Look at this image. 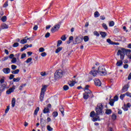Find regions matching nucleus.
<instances>
[{
	"label": "nucleus",
	"instance_id": "obj_1",
	"mask_svg": "<svg viewBox=\"0 0 131 131\" xmlns=\"http://www.w3.org/2000/svg\"><path fill=\"white\" fill-rule=\"evenodd\" d=\"M130 49H126L124 48H122L118 50L117 55V56H120L121 60H123V59H124V56H125V55H128L130 54Z\"/></svg>",
	"mask_w": 131,
	"mask_h": 131
},
{
	"label": "nucleus",
	"instance_id": "obj_2",
	"mask_svg": "<svg viewBox=\"0 0 131 131\" xmlns=\"http://www.w3.org/2000/svg\"><path fill=\"white\" fill-rule=\"evenodd\" d=\"M103 108H104V106L102 103H98L97 106L95 109L96 116H98V115H103Z\"/></svg>",
	"mask_w": 131,
	"mask_h": 131
},
{
	"label": "nucleus",
	"instance_id": "obj_3",
	"mask_svg": "<svg viewBox=\"0 0 131 131\" xmlns=\"http://www.w3.org/2000/svg\"><path fill=\"white\" fill-rule=\"evenodd\" d=\"M47 88L48 85H42V88L41 89V92L40 95V101H41V102H42V101H43V98H45V93H46Z\"/></svg>",
	"mask_w": 131,
	"mask_h": 131
},
{
	"label": "nucleus",
	"instance_id": "obj_4",
	"mask_svg": "<svg viewBox=\"0 0 131 131\" xmlns=\"http://www.w3.org/2000/svg\"><path fill=\"white\" fill-rule=\"evenodd\" d=\"M97 72L98 74H99V75H101L102 76L106 75V74H107V73L106 72V70H105V67H104V66H103L99 67Z\"/></svg>",
	"mask_w": 131,
	"mask_h": 131
},
{
	"label": "nucleus",
	"instance_id": "obj_5",
	"mask_svg": "<svg viewBox=\"0 0 131 131\" xmlns=\"http://www.w3.org/2000/svg\"><path fill=\"white\" fill-rule=\"evenodd\" d=\"M63 76V71L62 70H58L54 74V77L55 79H59Z\"/></svg>",
	"mask_w": 131,
	"mask_h": 131
},
{
	"label": "nucleus",
	"instance_id": "obj_6",
	"mask_svg": "<svg viewBox=\"0 0 131 131\" xmlns=\"http://www.w3.org/2000/svg\"><path fill=\"white\" fill-rule=\"evenodd\" d=\"M82 40H83V36L82 35L78 36L75 38V41L74 43V45H78V43H80V42H82Z\"/></svg>",
	"mask_w": 131,
	"mask_h": 131
},
{
	"label": "nucleus",
	"instance_id": "obj_7",
	"mask_svg": "<svg viewBox=\"0 0 131 131\" xmlns=\"http://www.w3.org/2000/svg\"><path fill=\"white\" fill-rule=\"evenodd\" d=\"M59 29L60 25H55L54 27L52 28L51 32H52V33H54V32H56V31H58V30H59Z\"/></svg>",
	"mask_w": 131,
	"mask_h": 131
},
{
	"label": "nucleus",
	"instance_id": "obj_8",
	"mask_svg": "<svg viewBox=\"0 0 131 131\" xmlns=\"http://www.w3.org/2000/svg\"><path fill=\"white\" fill-rule=\"evenodd\" d=\"M15 89L16 86L13 85L12 88H10L7 91L6 94H7V95H11V93L14 92V90H15Z\"/></svg>",
	"mask_w": 131,
	"mask_h": 131
},
{
	"label": "nucleus",
	"instance_id": "obj_9",
	"mask_svg": "<svg viewBox=\"0 0 131 131\" xmlns=\"http://www.w3.org/2000/svg\"><path fill=\"white\" fill-rule=\"evenodd\" d=\"M90 74L94 77L97 76V75L98 74V71L95 69L92 70L90 72Z\"/></svg>",
	"mask_w": 131,
	"mask_h": 131
},
{
	"label": "nucleus",
	"instance_id": "obj_10",
	"mask_svg": "<svg viewBox=\"0 0 131 131\" xmlns=\"http://www.w3.org/2000/svg\"><path fill=\"white\" fill-rule=\"evenodd\" d=\"M95 84L96 86H101L102 83H101V81L99 79H94Z\"/></svg>",
	"mask_w": 131,
	"mask_h": 131
},
{
	"label": "nucleus",
	"instance_id": "obj_11",
	"mask_svg": "<svg viewBox=\"0 0 131 131\" xmlns=\"http://www.w3.org/2000/svg\"><path fill=\"white\" fill-rule=\"evenodd\" d=\"M128 88H129V85L128 84H125L122 89V93H125V92H127L128 90Z\"/></svg>",
	"mask_w": 131,
	"mask_h": 131
},
{
	"label": "nucleus",
	"instance_id": "obj_12",
	"mask_svg": "<svg viewBox=\"0 0 131 131\" xmlns=\"http://www.w3.org/2000/svg\"><path fill=\"white\" fill-rule=\"evenodd\" d=\"M84 92L85 94L90 95L91 98H94V94H93V92H92L91 90H90L89 89H87L86 90H84Z\"/></svg>",
	"mask_w": 131,
	"mask_h": 131
},
{
	"label": "nucleus",
	"instance_id": "obj_13",
	"mask_svg": "<svg viewBox=\"0 0 131 131\" xmlns=\"http://www.w3.org/2000/svg\"><path fill=\"white\" fill-rule=\"evenodd\" d=\"M3 71L4 73H5V74H9V73L11 72V69H10L9 68H4L3 69Z\"/></svg>",
	"mask_w": 131,
	"mask_h": 131
},
{
	"label": "nucleus",
	"instance_id": "obj_14",
	"mask_svg": "<svg viewBox=\"0 0 131 131\" xmlns=\"http://www.w3.org/2000/svg\"><path fill=\"white\" fill-rule=\"evenodd\" d=\"M46 120H43V119L41 118L40 119V125L41 126V127H45V126H46Z\"/></svg>",
	"mask_w": 131,
	"mask_h": 131
},
{
	"label": "nucleus",
	"instance_id": "obj_15",
	"mask_svg": "<svg viewBox=\"0 0 131 131\" xmlns=\"http://www.w3.org/2000/svg\"><path fill=\"white\" fill-rule=\"evenodd\" d=\"M2 29H8L9 28V26L5 23L2 24L1 25Z\"/></svg>",
	"mask_w": 131,
	"mask_h": 131
},
{
	"label": "nucleus",
	"instance_id": "obj_16",
	"mask_svg": "<svg viewBox=\"0 0 131 131\" xmlns=\"http://www.w3.org/2000/svg\"><path fill=\"white\" fill-rule=\"evenodd\" d=\"M90 97H91L90 94H88L84 93L83 94V98L84 100H88V98H90Z\"/></svg>",
	"mask_w": 131,
	"mask_h": 131
},
{
	"label": "nucleus",
	"instance_id": "obj_17",
	"mask_svg": "<svg viewBox=\"0 0 131 131\" xmlns=\"http://www.w3.org/2000/svg\"><path fill=\"white\" fill-rule=\"evenodd\" d=\"M75 83H76L75 81H70L68 82V84L70 85V86H74V84H75Z\"/></svg>",
	"mask_w": 131,
	"mask_h": 131
},
{
	"label": "nucleus",
	"instance_id": "obj_18",
	"mask_svg": "<svg viewBox=\"0 0 131 131\" xmlns=\"http://www.w3.org/2000/svg\"><path fill=\"white\" fill-rule=\"evenodd\" d=\"M8 18L7 17V16L5 15L1 17V21L3 23L7 22Z\"/></svg>",
	"mask_w": 131,
	"mask_h": 131
},
{
	"label": "nucleus",
	"instance_id": "obj_19",
	"mask_svg": "<svg viewBox=\"0 0 131 131\" xmlns=\"http://www.w3.org/2000/svg\"><path fill=\"white\" fill-rule=\"evenodd\" d=\"M1 89L2 92L5 91V89H7V82L4 83V84H2V86H1Z\"/></svg>",
	"mask_w": 131,
	"mask_h": 131
},
{
	"label": "nucleus",
	"instance_id": "obj_20",
	"mask_svg": "<svg viewBox=\"0 0 131 131\" xmlns=\"http://www.w3.org/2000/svg\"><path fill=\"white\" fill-rule=\"evenodd\" d=\"M12 107H15V105L16 104V99L15 98H13L12 99Z\"/></svg>",
	"mask_w": 131,
	"mask_h": 131
},
{
	"label": "nucleus",
	"instance_id": "obj_21",
	"mask_svg": "<svg viewBox=\"0 0 131 131\" xmlns=\"http://www.w3.org/2000/svg\"><path fill=\"white\" fill-rule=\"evenodd\" d=\"M100 35H101L103 38H104V37H106V36H107V33H106V32H100Z\"/></svg>",
	"mask_w": 131,
	"mask_h": 131
},
{
	"label": "nucleus",
	"instance_id": "obj_22",
	"mask_svg": "<svg viewBox=\"0 0 131 131\" xmlns=\"http://www.w3.org/2000/svg\"><path fill=\"white\" fill-rule=\"evenodd\" d=\"M20 72V70L19 69H17L15 70H13L11 71V73H12V74H18V73H19V72Z\"/></svg>",
	"mask_w": 131,
	"mask_h": 131
},
{
	"label": "nucleus",
	"instance_id": "obj_23",
	"mask_svg": "<svg viewBox=\"0 0 131 131\" xmlns=\"http://www.w3.org/2000/svg\"><path fill=\"white\" fill-rule=\"evenodd\" d=\"M50 112V110L48 108V107H45L44 108V110H43V113L45 114L49 113Z\"/></svg>",
	"mask_w": 131,
	"mask_h": 131
},
{
	"label": "nucleus",
	"instance_id": "obj_24",
	"mask_svg": "<svg viewBox=\"0 0 131 131\" xmlns=\"http://www.w3.org/2000/svg\"><path fill=\"white\" fill-rule=\"evenodd\" d=\"M20 79H21V78L20 77H17L16 78H14L13 79V81H14V82H19V81H20Z\"/></svg>",
	"mask_w": 131,
	"mask_h": 131
},
{
	"label": "nucleus",
	"instance_id": "obj_25",
	"mask_svg": "<svg viewBox=\"0 0 131 131\" xmlns=\"http://www.w3.org/2000/svg\"><path fill=\"white\" fill-rule=\"evenodd\" d=\"M62 49H63V47H58L56 49L55 53H56V54H58V53H59L60 52H61V51H62Z\"/></svg>",
	"mask_w": 131,
	"mask_h": 131
},
{
	"label": "nucleus",
	"instance_id": "obj_26",
	"mask_svg": "<svg viewBox=\"0 0 131 131\" xmlns=\"http://www.w3.org/2000/svg\"><path fill=\"white\" fill-rule=\"evenodd\" d=\"M114 102H115V101H114V99H111L109 102L110 105H111V106H114Z\"/></svg>",
	"mask_w": 131,
	"mask_h": 131
},
{
	"label": "nucleus",
	"instance_id": "obj_27",
	"mask_svg": "<svg viewBox=\"0 0 131 131\" xmlns=\"http://www.w3.org/2000/svg\"><path fill=\"white\" fill-rule=\"evenodd\" d=\"M102 26L103 28L105 29V30H108V27L107 26V25H106V24L103 23L102 24Z\"/></svg>",
	"mask_w": 131,
	"mask_h": 131
},
{
	"label": "nucleus",
	"instance_id": "obj_28",
	"mask_svg": "<svg viewBox=\"0 0 131 131\" xmlns=\"http://www.w3.org/2000/svg\"><path fill=\"white\" fill-rule=\"evenodd\" d=\"M83 40L85 42H86V41H89V40H90V38H89V36H84L83 37Z\"/></svg>",
	"mask_w": 131,
	"mask_h": 131
},
{
	"label": "nucleus",
	"instance_id": "obj_29",
	"mask_svg": "<svg viewBox=\"0 0 131 131\" xmlns=\"http://www.w3.org/2000/svg\"><path fill=\"white\" fill-rule=\"evenodd\" d=\"M100 16V13H99V12L96 11L94 13V17L95 18H98V17Z\"/></svg>",
	"mask_w": 131,
	"mask_h": 131
},
{
	"label": "nucleus",
	"instance_id": "obj_30",
	"mask_svg": "<svg viewBox=\"0 0 131 131\" xmlns=\"http://www.w3.org/2000/svg\"><path fill=\"white\" fill-rule=\"evenodd\" d=\"M64 107H61L59 108V111H60L61 114L62 115V116H64Z\"/></svg>",
	"mask_w": 131,
	"mask_h": 131
},
{
	"label": "nucleus",
	"instance_id": "obj_31",
	"mask_svg": "<svg viewBox=\"0 0 131 131\" xmlns=\"http://www.w3.org/2000/svg\"><path fill=\"white\" fill-rule=\"evenodd\" d=\"M96 116V113H95V111H92L90 113V117H92V118H94V116Z\"/></svg>",
	"mask_w": 131,
	"mask_h": 131
},
{
	"label": "nucleus",
	"instance_id": "obj_32",
	"mask_svg": "<svg viewBox=\"0 0 131 131\" xmlns=\"http://www.w3.org/2000/svg\"><path fill=\"white\" fill-rule=\"evenodd\" d=\"M112 113V111L111 110H106L105 111V114H107L108 115L111 114Z\"/></svg>",
	"mask_w": 131,
	"mask_h": 131
},
{
	"label": "nucleus",
	"instance_id": "obj_33",
	"mask_svg": "<svg viewBox=\"0 0 131 131\" xmlns=\"http://www.w3.org/2000/svg\"><path fill=\"white\" fill-rule=\"evenodd\" d=\"M20 42L22 43V45H24V43H26V42H27V39H23L20 41Z\"/></svg>",
	"mask_w": 131,
	"mask_h": 131
},
{
	"label": "nucleus",
	"instance_id": "obj_34",
	"mask_svg": "<svg viewBox=\"0 0 131 131\" xmlns=\"http://www.w3.org/2000/svg\"><path fill=\"white\" fill-rule=\"evenodd\" d=\"M116 65L117 66H121V65H122V60L118 61L116 63Z\"/></svg>",
	"mask_w": 131,
	"mask_h": 131
},
{
	"label": "nucleus",
	"instance_id": "obj_35",
	"mask_svg": "<svg viewBox=\"0 0 131 131\" xmlns=\"http://www.w3.org/2000/svg\"><path fill=\"white\" fill-rule=\"evenodd\" d=\"M108 24L110 27H112L114 26L115 23L113 21H109Z\"/></svg>",
	"mask_w": 131,
	"mask_h": 131
},
{
	"label": "nucleus",
	"instance_id": "obj_36",
	"mask_svg": "<svg viewBox=\"0 0 131 131\" xmlns=\"http://www.w3.org/2000/svg\"><path fill=\"white\" fill-rule=\"evenodd\" d=\"M122 109H123L124 111H127V110H128V107L126 106V105L124 104L122 107Z\"/></svg>",
	"mask_w": 131,
	"mask_h": 131
},
{
	"label": "nucleus",
	"instance_id": "obj_37",
	"mask_svg": "<svg viewBox=\"0 0 131 131\" xmlns=\"http://www.w3.org/2000/svg\"><path fill=\"white\" fill-rule=\"evenodd\" d=\"M106 41H107V42L110 43V45H114V42L111 41V39H107L106 40Z\"/></svg>",
	"mask_w": 131,
	"mask_h": 131
},
{
	"label": "nucleus",
	"instance_id": "obj_38",
	"mask_svg": "<svg viewBox=\"0 0 131 131\" xmlns=\"http://www.w3.org/2000/svg\"><path fill=\"white\" fill-rule=\"evenodd\" d=\"M38 111H39V107H37L34 111V114L35 115H37V113Z\"/></svg>",
	"mask_w": 131,
	"mask_h": 131
},
{
	"label": "nucleus",
	"instance_id": "obj_39",
	"mask_svg": "<svg viewBox=\"0 0 131 131\" xmlns=\"http://www.w3.org/2000/svg\"><path fill=\"white\" fill-rule=\"evenodd\" d=\"M63 89L64 91H68V90H69V86L67 85H65L63 86Z\"/></svg>",
	"mask_w": 131,
	"mask_h": 131
},
{
	"label": "nucleus",
	"instance_id": "obj_40",
	"mask_svg": "<svg viewBox=\"0 0 131 131\" xmlns=\"http://www.w3.org/2000/svg\"><path fill=\"white\" fill-rule=\"evenodd\" d=\"M47 128L49 131H53V128H52L50 125H47Z\"/></svg>",
	"mask_w": 131,
	"mask_h": 131
},
{
	"label": "nucleus",
	"instance_id": "obj_41",
	"mask_svg": "<svg viewBox=\"0 0 131 131\" xmlns=\"http://www.w3.org/2000/svg\"><path fill=\"white\" fill-rule=\"evenodd\" d=\"M52 115L54 117H57V116H58V112H54L52 113Z\"/></svg>",
	"mask_w": 131,
	"mask_h": 131
},
{
	"label": "nucleus",
	"instance_id": "obj_42",
	"mask_svg": "<svg viewBox=\"0 0 131 131\" xmlns=\"http://www.w3.org/2000/svg\"><path fill=\"white\" fill-rule=\"evenodd\" d=\"M112 118L113 120H115L116 118H117V116H116V115L114 114L112 115Z\"/></svg>",
	"mask_w": 131,
	"mask_h": 131
},
{
	"label": "nucleus",
	"instance_id": "obj_43",
	"mask_svg": "<svg viewBox=\"0 0 131 131\" xmlns=\"http://www.w3.org/2000/svg\"><path fill=\"white\" fill-rule=\"evenodd\" d=\"M66 36L65 35H62L61 38L60 39H61V40H63V41H65V40H66Z\"/></svg>",
	"mask_w": 131,
	"mask_h": 131
},
{
	"label": "nucleus",
	"instance_id": "obj_44",
	"mask_svg": "<svg viewBox=\"0 0 131 131\" xmlns=\"http://www.w3.org/2000/svg\"><path fill=\"white\" fill-rule=\"evenodd\" d=\"M93 121H97L98 120L100 121V117H98V118H94L92 119Z\"/></svg>",
	"mask_w": 131,
	"mask_h": 131
},
{
	"label": "nucleus",
	"instance_id": "obj_45",
	"mask_svg": "<svg viewBox=\"0 0 131 131\" xmlns=\"http://www.w3.org/2000/svg\"><path fill=\"white\" fill-rule=\"evenodd\" d=\"M16 62H17V58H16V57H13L11 60V62L14 63H16Z\"/></svg>",
	"mask_w": 131,
	"mask_h": 131
},
{
	"label": "nucleus",
	"instance_id": "obj_46",
	"mask_svg": "<svg viewBox=\"0 0 131 131\" xmlns=\"http://www.w3.org/2000/svg\"><path fill=\"white\" fill-rule=\"evenodd\" d=\"M62 44V40H59L57 42V47H60V45Z\"/></svg>",
	"mask_w": 131,
	"mask_h": 131
},
{
	"label": "nucleus",
	"instance_id": "obj_47",
	"mask_svg": "<svg viewBox=\"0 0 131 131\" xmlns=\"http://www.w3.org/2000/svg\"><path fill=\"white\" fill-rule=\"evenodd\" d=\"M11 69H12V70H15V69H17V66L12 64L11 66Z\"/></svg>",
	"mask_w": 131,
	"mask_h": 131
},
{
	"label": "nucleus",
	"instance_id": "obj_48",
	"mask_svg": "<svg viewBox=\"0 0 131 131\" xmlns=\"http://www.w3.org/2000/svg\"><path fill=\"white\" fill-rule=\"evenodd\" d=\"M13 48H17V47H19V43L15 42L13 45Z\"/></svg>",
	"mask_w": 131,
	"mask_h": 131
},
{
	"label": "nucleus",
	"instance_id": "obj_49",
	"mask_svg": "<svg viewBox=\"0 0 131 131\" xmlns=\"http://www.w3.org/2000/svg\"><path fill=\"white\" fill-rule=\"evenodd\" d=\"M15 57L17 60H19V57H20V53H17L15 55Z\"/></svg>",
	"mask_w": 131,
	"mask_h": 131
},
{
	"label": "nucleus",
	"instance_id": "obj_50",
	"mask_svg": "<svg viewBox=\"0 0 131 131\" xmlns=\"http://www.w3.org/2000/svg\"><path fill=\"white\" fill-rule=\"evenodd\" d=\"M31 61H32V58H29L27 59V60H26V63H30V62H31Z\"/></svg>",
	"mask_w": 131,
	"mask_h": 131
},
{
	"label": "nucleus",
	"instance_id": "obj_51",
	"mask_svg": "<svg viewBox=\"0 0 131 131\" xmlns=\"http://www.w3.org/2000/svg\"><path fill=\"white\" fill-rule=\"evenodd\" d=\"M14 77H15V75L11 74L9 77V79H10V80H12V79H14Z\"/></svg>",
	"mask_w": 131,
	"mask_h": 131
},
{
	"label": "nucleus",
	"instance_id": "obj_52",
	"mask_svg": "<svg viewBox=\"0 0 131 131\" xmlns=\"http://www.w3.org/2000/svg\"><path fill=\"white\" fill-rule=\"evenodd\" d=\"M125 95H126L125 94H122L120 96V98L121 100H123V98L125 97Z\"/></svg>",
	"mask_w": 131,
	"mask_h": 131
},
{
	"label": "nucleus",
	"instance_id": "obj_53",
	"mask_svg": "<svg viewBox=\"0 0 131 131\" xmlns=\"http://www.w3.org/2000/svg\"><path fill=\"white\" fill-rule=\"evenodd\" d=\"M94 35H96V36H100V34L98 33L97 31H94Z\"/></svg>",
	"mask_w": 131,
	"mask_h": 131
},
{
	"label": "nucleus",
	"instance_id": "obj_54",
	"mask_svg": "<svg viewBox=\"0 0 131 131\" xmlns=\"http://www.w3.org/2000/svg\"><path fill=\"white\" fill-rule=\"evenodd\" d=\"M40 75H41V76H46V75H47V73L46 72H40Z\"/></svg>",
	"mask_w": 131,
	"mask_h": 131
},
{
	"label": "nucleus",
	"instance_id": "obj_55",
	"mask_svg": "<svg viewBox=\"0 0 131 131\" xmlns=\"http://www.w3.org/2000/svg\"><path fill=\"white\" fill-rule=\"evenodd\" d=\"M39 51L40 52V53H42L43 52H45V48L41 47L39 49Z\"/></svg>",
	"mask_w": 131,
	"mask_h": 131
},
{
	"label": "nucleus",
	"instance_id": "obj_56",
	"mask_svg": "<svg viewBox=\"0 0 131 131\" xmlns=\"http://www.w3.org/2000/svg\"><path fill=\"white\" fill-rule=\"evenodd\" d=\"M113 100H114V101H118V96L117 95H116L114 97V99H113Z\"/></svg>",
	"mask_w": 131,
	"mask_h": 131
},
{
	"label": "nucleus",
	"instance_id": "obj_57",
	"mask_svg": "<svg viewBox=\"0 0 131 131\" xmlns=\"http://www.w3.org/2000/svg\"><path fill=\"white\" fill-rule=\"evenodd\" d=\"M24 58H26V54L25 53L21 54L20 59H24Z\"/></svg>",
	"mask_w": 131,
	"mask_h": 131
},
{
	"label": "nucleus",
	"instance_id": "obj_58",
	"mask_svg": "<svg viewBox=\"0 0 131 131\" xmlns=\"http://www.w3.org/2000/svg\"><path fill=\"white\" fill-rule=\"evenodd\" d=\"M50 35H51V34L50 33L48 32L46 34L45 37L46 38H48V37H50Z\"/></svg>",
	"mask_w": 131,
	"mask_h": 131
},
{
	"label": "nucleus",
	"instance_id": "obj_59",
	"mask_svg": "<svg viewBox=\"0 0 131 131\" xmlns=\"http://www.w3.org/2000/svg\"><path fill=\"white\" fill-rule=\"evenodd\" d=\"M9 110H10V106L9 105L7 106V108L5 110V113H8V112H9Z\"/></svg>",
	"mask_w": 131,
	"mask_h": 131
},
{
	"label": "nucleus",
	"instance_id": "obj_60",
	"mask_svg": "<svg viewBox=\"0 0 131 131\" xmlns=\"http://www.w3.org/2000/svg\"><path fill=\"white\" fill-rule=\"evenodd\" d=\"M119 32V29H118L117 28L115 29L114 30V33H117Z\"/></svg>",
	"mask_w": 131,
	"mask_h": 131
},
{
	"label": "nucleus",
	"instance_id": "obj_61",
	"mask_svg": "<svg viewBox=\"0 0 131 131\" xmlns=\"http://www.w3.org/2000/svg\"><path fill=\"white\" fill-rule=\"evenodd\" d=\"M41 57H46V56H47V53L43 52V53H41Z\"/></svg>",
	"mask_w": 131,
	"mask_h": 131
},
{
	"label": "nucleus",
	"instance_id": "obj_62",
	"mask_svg": "<svg viewBox=\"0 0 131 131\" xmlns=\"http://www.w3.org/2000/svg\"><path fill=\"white\" fill-rule=\"evenodd\" d=\"M38 28V27H37V25H35L33 29V30H35V31H36Z\"/></svg>",
	"mask_w": 131,
	"mask_h": 131
},
{
	"label": "nucleus",
	"instance_id": "obj_63",
	"mask_svg": "<svg viewBox=\"0 0 131 131\" xmlns=\"http://www.w3.org/2000/svg\"><path fill=\"white\" fill-rule=\"evenodd\" d=\"M5 82V77H3V78L1 79V83H4Z\"/></svg>",
	"mask_w": 131,
	"mask_h": 131
},
{
	"label": "nucleus",
	"instance_id": "obj_64",
	"mask_svg": "<svg viewBox=\"0 0 131 131\" xmlns=\"http://www.w3.org/2000/svg\"><path fill=\"white\" fill-rule=\"evenodd\" d=\"M126 96H127V97H130L131 98V93L129 92H127L125 93Z\"/></svg>",
	"mask_w": 131,
	"mask_h": 131
}]
</instances>
